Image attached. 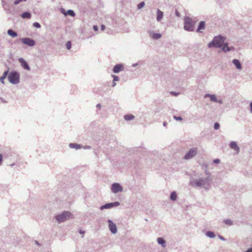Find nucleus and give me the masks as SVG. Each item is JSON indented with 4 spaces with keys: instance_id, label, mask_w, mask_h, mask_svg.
I'll list each match as a JSON object with an SVG mask.
<instances>
[{
    "instance_id": "f257e3e1",
    "label": "nucleus",
    "mask_w": 252,
    "mask_h": 252,
    "mask_svg": "<svg viewBox=\"0 0 252 252\" xmlns=\"http://www.w3.org/2000/svg\"><path fill=\"white\" fill-rule=\"evenodd\" d=\"M224 38L221 36H218L214 37L213 40L209 43L208 47H220L223 46L222 50L224 52L229 51L231 50L230 48L228 47L227 44H224Z\"/></svg>"
},
{
    "instance_id": "f03ea898",
    "label": "nucleus",
    "mask_w": 252,
    "mask_h": 252,
    "mask_svg": "<svg viewBox=\"0 0 252 252\" xmlns=\"http://www.w3.org/2000/svg\"><path fill=\"white\" fill-rule=\"evenodd\" d=\"M195 21L191 18L186 17L184 18V29L188 31H192L194 29Z\"/></svg>"
},
{
    "instance_id": "7ed1b4c3",
    "label": "nucleus",
    "mask_w": 252,
    "mask_h": 252,
    "mask_svg": "<svg viewBox=\"0 0 252 252\" xmlns=\"http://www.w3.org/2000/svg\"><path fill=\"white\" fill-rule=\"evenodd\" d=\"M8 79L11 83L17 84L19 81V75L16 72H10L8 76Z\"/></svg>"
},
{
    "instance_id": "20e7f679",
    "label": "nucleus",
    "mask_w": 252,
    "mask_h": 252,
    "mask_svg": "<svg viewBox=\"0 0 252 252\" xmlns=\"http://www.w3.org/2000/svg\"><path fill=\"white\" fill-rule=\"evenodd\" d=\"M71 216V213L68 212H64L61 215L56 216V218L58 222H61L69 219Z\"/></svg>"
},
{
    "instance_id": "39448f33",
    "label": "nucleus",
    "mask_w": 252,
    "mask_h": 252,
    "mask_svg": "<svg viewBox=\"0 0 252 252\" xmlns=\"http://www.w3.org/2000/svg\"><path fill=\"white\" fill-rule=\"evenodd\" d=\"M197 153V148H193L190 149L185 156V159H189L191 158L196 155Z\"/></svg>"
},
{
    "instance_id": "423d86ee",
    "label": "nucleus",
    "mask_w": 252,
    "mask_h": 252,
    "mask_svg": "<svg viewBox=\"0 0 252 252\" xmlns=\"http://www.w3.org/2000/svg\"><path fill=\"white\" fill-rule=\"evenodd\" d=\"M22 43L30 46H33L35 41L30 38H23L21 39Z\"/></svg>"
},
{
    "instance_id": "0eeeda50",
    "label": "nucleus",
    "mask_w": 252,
    "mask_h": 252,
    "mask_svg": "<svg viewBox=\"0 0 252 252\" xmlns=\"http://www.w3.org/2000/svg\"><path fill=\"white\" fill-rule=\"evenodd\" d=\"M111 189L114 193H117L119 191H122L123 188L118 183H114L112 185Z\"/></svg>"
},
{
    "instance_id": "6e6552de",
    "label": "nucleus",
    "mask_w": 252,
    "mask_h": 252,
    "mask_svg": "<svg viewBox=\"0 0 252 252\" xmlns=\"http://www.w3.org/2000/svg\"><path fill=\"white\" fill-rule=\"evenodd\" d=\"M108 223L110 231L113 233H116L117 231L116 225L110 220H108Z\"/></svg>"
},
{
    "instance_id": "1a4fd4ad",
    "label": "nucleus",
    "mask_w": 252,
    "mask_h": 252,
    "mask_svg": "<svg viewBox=\"0 0 252 252\" xmlns=\"http://www.w3.org/2000/svg\"><path fill=\"white\" fill-rule=\"evenodd\" d=\"M124 69V66L122 64H118L114 66L113 71L115 73H119Z\"/></svg>"
},
{
    "instance_id": "9d476101",
    "label": "nucleus",
    "mask_w": 252,
    "mask_h": 252,
    "mask_svg": "<svg viewBox=\"0 0 252 252\" xmlns=\"http://www.w3.org/2000/svg\"><path fill=\"white\" fill-rule=\"evenodd\" d=\"M19 62L24 69L28 70H29L30 69V68L28 64L23 59L20 58L19 59Z\"/></svg>"
},
{
    "instance_id": "9b49d317",
    "label": "nucleus",
    "mask_w": 252,
    "mask_h": 252,
    "mask_svg": "<svg viewBox=\"0 0 252 252\" xmlns=\"http://www.w3.org/2000/svg\"><path fill=\"white\" fill-rule=\"evenodd\" d=\"M230 147L235 150L236 151V153H238L239 152V147L238 146L237 143L235 142H231L230 143Z\"/></svg>"
},
{
    "instance_id": "f8f14e48",
    "label": "nucleus",
    "mask_w": 252,
    "mask_h": 252,
    "mask_svg": "<svg viewBox=\"0 0 252 252\" xmlns=\"http://www.w3.org/2000/svg\"><path fill=\"white\" fill-rule=\"evenodd\" d=\"M205 28V22L204 21H201L199 23V25L197 29V32H202L201 30H204Z\"/></svg>"
},
{
    "instance_id": "ddd939ff",
    "label": "nucleus",
    "mask_w": 252,
    "mask_h": 252,
    "mask_svg": "<svg viewBox=\"0 0 252 252\" xmlns=\"http://www.w3.org/2000/svg\"><path fill=\"white\" fill-rule=\"evenodd\" d=\"M232 63L236 66V68L238 69H242L241 64L239 60L237 59H234L233 60Z\"/></svg>"
},
{
    "instance_id": "4468645a",
    "label": "nucleus",
    "mask_w": 252,
    "mask_h": 252,
    "mask_svg": "<svg viewBox=\"0 0 252 252\" xmlns=\"http://www.w3.org/2000/svg\"><path fill=\"white\" fill-rule=\"evenodd\" d=\"M150 36L153 39H158L161 37V35L160 33L151 32L150 33Z\"/></svg>"
},
{
    "instance_id": "2eb2a0df",
    "label": "nucleus",
    "mask_w": 252,
    "mask_h": 252,
    "mask_svg": "<svg viewBox=\"0 0 252 252\" xmlns=\"http://www.w3.org/2000/svg\"><path fill=\"white\" fill-rule=\"evenodd\" d=\"M7 33L12 37H15L18 35L17 33L12 30H8L7 31Z\"/></svg>"
},
{
    "instance_id": "dca6fc26",
    "label": "nucleus",
    "mask_w": 252,
    "mask_h": 252,
    "mask_svg": "<svg viewBox=\"0 0 252 252\" xmlns=\"http://www.w3.org/2000/svg\"><path fill=\"white\" fill-rule=\"evenodd\" d=\"M163 17V12L159 10H158L157 19L158 21H160Z\"/></svg>"
},
{
    "instance_id": "f3484780",
    "label": "nucleus",
    "mask_w": 252,
    "mask_h": 252,
    "mask_svg": "<svg viewBox=\"0 0 252 252\" xmlns=\"http://www.w3.org/2000/svg\"><path fill=\"white\" fill-rule=\"evenodd\" d=\"M21 17L24 19H30L31 18V14L29 12H25L22 14Z\"/></svg>"
},
{
    "instance_id": "a211bd4d",
    "label": "nucleus",
    "mask_w": 252,
    "mask_h": 252,
    "mask_svg": "<svg viewBox=\"0 0 252 252\" xmlns=\"http://www.w3.org/2000/svg\"><path fill=\"white\" fill-rule=\"evenodd\" d=\"M158 242V244L161 245V246L164 248L166 246L165 242L164 240L161 238H158L157 239Z\"/></svg>"
},
{
    "instance_id": "6ab92c4d",
    "label": "nucleus",
    "mask_w": 252,
    "mask_h": 252,
    "mask_svg": "<svg viewBox=\"0 0 252 252\" xmlns=\"http://www.w3.org/2000/svg\"><path fill=\"white\" fill-rule=\"evenodd\" d=\"M8 74V71H5L1 77H0V82H1L2 84H4V80Z\"/></svg>"
},
{
    "instance_id": "aec40b11",
    "label": "nucleus",
    "mask_w": 252,
    "mask_h": 252,
    "mask_svg": "<svg viewBox=\"0 0 252 252\" xmlns=\"http://www.w3.org/2000/svg\"><path fill=\"white\" fill-rule=\"evenodd\" d=\"M63 14L65 15H69L71 16H74L75 15V13L73 12V11L71 10H68L67 11V12H64L63 11Z\"/></svg>"
},
{
    "instance_id": "412c9836",
    "label": "nucleus",
    "mask_w": 252,
    "mask_h": 252,
    "mask_svg": "<svg viewBox=\"0 0 252 252\" xmlns=\"http://www.w3.org/2000/svg\"><path fill=\"white\" fill-rule=\"evenodd\" d=\"M205 97H209L210 98V99L212 101H217L216 97V96L215 95L207 94L205 95Z\"/></svg>"
},
{
    "instance_id": "4be33fe9",
    "label": "nucleus",
    "mask_w": 252,
    "mask_h": 252,
    "mask_svg": "<svg viewBox=\"0 0 252 252\" xmlns=\"http://www.w3.org/2000/svg\"><path fill=\"white\" fill-rule=\"evenodd\" d=\"M69 147L71 148H74L76 149H78L80 148V146L77 144L70 143L69 144Z\"/></svg>"
},
{
    "instance_id": "5701e85b",
    "label": "nucleus",
    "mask_w": 252,
    "mask_h": 252,
    "mask_svg": "<svg viewBox=\"0 0 252 252\" xmlns=\"http://www.w3.org/2000/svg\"><path fill=\"white\" fill-rule=\"evenodd\" d=\"M124 118L126 120L129 121V120L133 119L134 118V117L133 115H132L131 114H128V115H125Z\"/></svg>"
},
{
    "instance_id": "b1692460",
    "label": "nucleus",
    "mask_w": 252,
    "mask_h": 252,
    "mask_svg": "<svg viewBox=\"0 0 252 252\" xmlns=\"http://www.w3.org/2000/svg\"><path fill=\"white\" fill-rule=\"evenodd\" d=\"M113 206H114V204L113 203H108V204H105L104 206H101V209H103L104 208H107H107H111V207H112Z\"/></svg>"
},
{
    "instance_id": "393cba45",
    "label": "nucleus",
    "mask_w": 252,
    "mask_h": 252,
    "mask_svg": "<svg viewBox=\"0 0 252 252\" xmlns=\"http://www.w3.org/2000/svg\"><path fill=\"white\" fill-rule=\"evenodd\" d=\"M205 184V182L203 180H199L196 182V185L197 186H202L204 185Z\"/></svg>"
},
{
    "instance_id": "a878e982",
    "label": "nucleus",
    "mask_w": 252,
    "mask_h": 252,
    "mask_svg": "<svg viewBox=\"0 0 252 252\" xmlns=\"http://www.w3.org/2000/svg\"><path fill=\"white\" fill-rule=\"evenodd\" d=\"M171 199L175 200L177 198V194L175 192H172L170 195Z\"/></svg>"
},
{
    "instance_id": "bb28decb",
    "label": "nucleus",
    "mask_w": 252,
    "mask_h": 252,
    "mask_svg": "<svg viewBox=\"0 0 252 252\" xmlns=\"http://www.w3.org/2000/svg\"><path fill=\"white\" fill-rule=\"evenodd\" d=\"M207 235L210 238H214L215 237V234L213 232L208 231L206 233Z\"/></svg>"
},
{
    "instance_id": "cd10ccee",
    "label": "nucleus",
    "mask_w": 252,
    "mask_h": 252,
    "mask_svg": "<svg viewBox=\"0 0 252 252\" xmlns=\"http://www.w3.org/2000/svg\"><path fill=\"white\" fill-rule=\"evenodd\" d=\"M66 48L69 50L71 47V43L70 41H67L66 43Z\"/></svg>"
},
{
    "instance_id": "c85d7f7f",
    "label": "nucleus",
    "mask_w": 252,
    "mask_h": 252,
    "mask_svg": "<svg viewBox=\"0 0 252 252\" xmlns=\"http://www.w3.org/2000/svg\"><path fill=\"white\" fill-rule=\"evenodd\" d=\"M145 5V2L142 1L141 3H140L139 4H138L137 7L138 9H141V8L143 7Z\"/></svg>"
},
{
    "instance_id": "c756f323",
    "label": "nucleus",
    "mask_w": 252,
    "mask_h": 252,
    "mask_svg": "<svg viewBox=\"0 0 252 252\" xmlns=\"http://www.w3.org/2000/svg\"><path fill=\"white\" fill-rule=\"evenodd\" d=\"M112 77L113 78V82L118 81L119 80V78L118 76L113 75Z\"/></svg>"
},
{
    "instance_id": "7c9ffc66",
    "label": "nucleus",
    "mask_w": 252,
    "mask_h": 252,
    "mask_svg": "<svg viewBox=\"0 0 252 252\" xmlns=\"http://www.w3.org/2000/svg\"><path fill=\"white\" fill-rule=\"evenodd\" d=\"M224 222L225 224L228 225H231L232 224V221L230 220H225Z\"/></svg>"
},
{
    "instance_id": "2f4dec72",
    "label": "nucleus",
    "mask_w": 252,
    "mask_h": 252,
    "mask_svg": "<svg viewBox=\"0 0 252 252\" xmlns=\"http://www.w3.org/2000/svg\"><path fill=\"white\" fill-rule=\"evenodd\" d=\"M33 26L37 28H40V25L38 23H34Z\"/></svg>"
},
{
    "instance_id": "473e14b6",
    "label": "nucleus",
    "mask_w": 252,
    "mask_h": 252,
    "mask_svg": "<svg viewBox=\"0 0 252 252\" xmlns=\"http://www.w3.org/2000/svg\"><path fill=\"white\" fill-rule=\"evenodd\" d=\"M27 0H16L14 2V4L15 5H17L18 4V3H19L20 2L22 1H26Z\"/></svg>"
},
{
    "instance_id": "72a5a7b5",
    "label": "nucleus",
    "mask_w": 252,
    "mask_h": 252,
    "mask_svg": "<svg viewBox=\"0 0 252 252\" xmlns=\"http://www.w3.org/2000/svg\"><path fill=\"white\" fill-rule=\"evenodd\" d=\"M219 127H220V125H219V123H216L215 124V125H214V128H215V129H219Z\"/></svg>"
},
{
    "instance_id": "f704fd0d",
    "label": "nucleus",
    "mask_w": 252,
    "mask_h": 252,
    "mask_svg": "<svg viewBox=\"0 0 252 252\" xmlns=\"http://www.w3.org/2000/svg\"><path fill=\"white\" fill-rule=\"evenodd\" d=\"M174 118L176 120H182V118L180 117H177V116H174Z\"/></svg>"
},
{
    "instance_id": "c9c22d12",
    "label": "nucleus",
    "mask_w": 252,
    "mask_h": 252,
    "mask_svg": "<svg viewBox=\"0 0 252 252\" xmlns=\"http://www.w3.org/2000/svg\"><path fill=\"white\" fill-rule=\"evenodd\" d=\"M214 162L215 163H219L220 162V160L219 159H216L214 160Z\"/></svg>"
},
{
    "instance_id": "e433bc0d",
    "label": "nucleus",
    "mask_w": 252,
    "mask_h": 252,
    "mask_svg": "<svg viewBox=\"0 0 252 252\" xmlns=\"http://www.w3.org/2000/svg\"><path fill=\"white\" fill-rule=\"evenodd\" d=\"M105 29V26L104 25L101 26V29L102 31H104Z\"/></svg>"
},
{
    "instance_id": "4c0bfd02",
    "label": "nucleus",
    "mask_w": 252,
    "mask_h": 252,
    "mask_svg": "<svg viewBox=\"0 0 252 252\" xmlns=\"http://www.w3.org/2000/svg\"><path fill=\"white\" fill-rule=\"evenodd\" d=\"M93 29L95 31H97L98 30V28L97 26H94Z\"/></svg>"
},
{
    "instance_id": "58836bf2",
    "label": "nucleus",
    "mask_w": 252,
    "mask_h": 252,
    "mask_svg": "<svg viewBox=\"0 0 252 252\" xmlns=\"http://www.w3.org/2000/svg\"><path fill=\"white\" fill-rule=\"evenodd\" d=\"M176 15L178 17H180V13H179V11H178L177 10L176 11Z\"/></svg>"
},
{
    "instance_id": "ea45409f",
    "label": "nucleus",
    "mask_w": 252,
    "mask_h": 252,
    "mask_svg": "<svg viewBox=\"0 0 252 252\" xmlns=\"http://www.w3.org/2000/svg\"><path fill=\"white\" fill-rule=\"evenodd\" d=\"M2 155L1 154H0V164H1V163L2 162Z\"/></svg>"
},
{
    "instance_id": "a19ab883",
    "label": "nucleus",
    "mask_w": 252,
    "mask_h": 252,
    "mask_svg": "<svg viewBox=\"0 0 252 252\" xmlns=\"http://www.w3.org/2000/svg\"><path fill=\"white\" fill-rule=\"evenodd\" d=\"M113 204H114V205L118 206V205H119L120 204L119 202H115V203H114Z\"/></svg>"
},
{
    "instance_id": "79ce46f5",
    "label": "nucleus",
    "mask_w": 252,
    "mask_h": 252,
    "mask_svg": "<svg viewBox=\"0 0 252 252\" xmlns=\"http://www.w3.org/2000/svg\"><path fill=\"white\" fill-rule=\"evenodd\" d=\"M246 252H252V248L248 249Z\"/></svg>"
},
{
    "instance_id": "37998d69",
    "label": "nucleus",
    "mask_w": 252,
    "mask_h": 252,
    "mask_svg": "<svg viewBox=\"0 0 252 252\" xmlns=\"http://www.w3.org/2000/svg\"><path fill=\"white\" fill-rule=\"evenodd\" d=\"M96 107H97L98 109H100V107H101V105H100V104H97Z\"/></svg>"
},
{
    "instance_id": "c03bdc74",
    "label": "nucleus",
    "mask_w": 252,
    "mask_h": 252,
    "mask_svg": "<svg viewBox=\"0 0 252 252\" xmlns=\"http://www.w3.org/2000/svg\"><path fill=\"white\" fill-rule=\"evenodd\" d=\"M250 106H251V111L252 112V102L251 103Z\"/></svg>"
},
{
    "instance_id": "a18cd8bd",
    "label": "nucleus",
    "mask_w": 252,
    "mask_h": 252,
    "mask_svg": "<svg viewBox=\"0 0 252 252\" xmlns=\"http://www.w3.org/2000/svg\"><path fill=\"white\" fill-rule=\"evenodd\" d=\"M79 232H80V233H81V234H84V231H82V230H81L79 231Z\"/></svg>"
},
{
    "instance_id": "49530a36",
    "label": "nucleus",
    "mask_w": 252,
    "mask_h": 252,
    "mask_svg": "<svg viewBox=\"0 0 252 252\" xmlns=\"http://www.w3.org/2000/svg\"><path fill=\"white\" fill-rule=\"evenodd\" d=\"M171 94H174V95H177V94H176V93H174V92H171Z\"/></svg>"
},
{
    "instance_id": "de8ad7c7",
    "label": "nucleus",
    "mask_w": 252,
    "mask_h": 252,
    "mask_svg": "<svg viewBox=\"0 0 252 252\" xmlns=\"http://www.w3.org/2000/svg\"><path fill=\"white\" fill-rule=\"evenodd\" d=\"M115 85H116V83H115V82H113L112 86H113V87H114Z\"/></svg>"
},
{
    "instance_id": "09e8293b",
    "label": "nucleus",
    "mask_w": 252,
    "mask_h": 252,
    "mask_svg": "<svg viewBox=\"0 0 252 252\" xmlns=\"http://www.w3.org/2000/svg\"><path fill=\"white\" fill-rule=\"evenodd\" d=\"M163 125H164V126L166 125V124H165V122L163 123Z\"/></svg>"
}]
</instances>
